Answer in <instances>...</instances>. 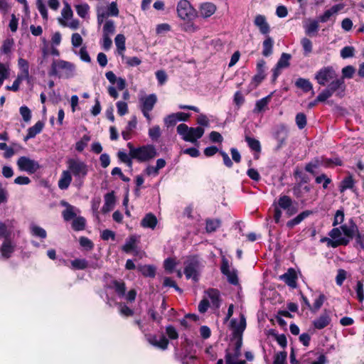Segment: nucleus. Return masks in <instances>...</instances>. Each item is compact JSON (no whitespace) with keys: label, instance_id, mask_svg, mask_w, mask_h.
<instances>
[{"label":"nucleus","instance_id":"obj_50","mask_svg":"<svg viewBox=\"0 0 364 364\" xmlns=\"http://www.w3.org/2000/svg\"><path fill=\"white\" fill-rule=\"evenodd\" d=\"M245 140L251 149L258 152L260 151L261 146L259 141L257 139L246 136Z\"/></svg>","mask_w":364,"mask_h":364},{"label":"nucleus","instance_id":"obj_63","mask_svg":"<svg viewBox=\"0 0 364 364\" xmlns=\"http://www.w3.org/2000/svg\"><path fill=\"white\" fill-rule=\"evenodd\" d=\"M117 112L120 116L124 115L128 112L127 104L122 101H119L117 102Z\"/></svg>","mask_w":364,"mask_h":364},{"label":"nucleus","instance_id":"obj_56","mask_svg":"<svg viewBox=\"0 0 364 364\" xmlns=\"http://www.w3.org/2000/svg\"><path fill=\"white\" fill-rule=\"evenodd\" d=\"M355 49L352 46H346L341 50V56L342 58L346 59L354 56Z\"/></svg>","mask_w":364,"mask_h":364},{"label":"nucleus","instance_id":"obj_38","mask_svg":"<svg viewBox=\"0 0 364 364\" xmlns=\"http://www.w3.org/2000/svg\"><path fill=\"white\" fill-rule=\"evenodd\" d=\"M309 211H304L301 213L299 214L296 217H295L294 219L289 220L287 222V225L289 228H294L295 225L299 224L304 218L308 217L310 215Z\"/></svg>","mask_w":364,"mask_h":364},{"label":"nucleus","instance_id":"obj_6","mask_svg":"<svg viewBox=\"0 0 364 364\" xmlns=\"http://www.w3.org/2000/svg\"><path fill=\"white\" fill-rule=\"evenodd\" d=\"M64 6L61 11V17L58 18L59 23L64 27H68L72 30H76L80 26V21L73 18V12L70 5L64 1Z\"/></svg>","mask_w":364,"mask_h":364},{"label":"nucleus","instance_id":"obj_33","mask_svg":"<svg viewBox=\"0 0 364 364\" xmlns=\"http://www.w3.org/2000/svg\"><path fill=\"white\" fill-rule=\"evenodd\" d=\"M304 28L307 35L314 36L318 30V22L316 20H309L304 23Z\"/></svg>","mask_w":364,"mask_h":364},{"label":"nucleus","instance_id":"obj_3","mask_svg":"<svg viewBox=\"0 0 364 364\" xmlns=\"http://www.w3.org/2000/svg\"><path fill=\"white\" fill-rule=\"evenodd\" d=\"M68 171L74 177V183L78 188L82 187L84 179L88 173V166L78 159H69L67 161Z\"/></svg>","mask_w":364,"mask_h":364},{"label":"nucleus","instance_id":"obj_60","mask_svg":"<svg viewBox=\"0 0 364 364\" xmlns=\"http://www.w3.org/2000/svg\"><path fill=\"white\" fill-rule=\"evenodd\" d=\"M82 38L79 33H73L71 36V43L74 48H77L80 46L82 43Z\"/></svg>","mask_w":364,"mask_h":364},{"label":"nucleus","instance_id":"obj_46","mask_svg":"<svg viewBox=\"0 0 364 364\" xmlns=\"http://www.w3.org/2000/svg\"><path fill=\"white\" fill-rule=\"evenodd\" d=\"M71 267L74 269H85L87 267V262L85 259H77L71 262Z\"/></svg>","mask_w":364,"mask_h":364},{"label":"nucleus","instance_id":"obj_41","mask_svg":"<svg viewBox=\"0 0 364 364\" xmlns=\"http://www.w3.org/2000/svg\"><path fill=\"white\" fill-rule=\"evenodd\" d=\"M31 234L36 237L44 239L47 236L46 231L41 227L32 224L30 227Z\"/></svg>","mask_w":364,"mask_h":364},{"label":"nucleus","instance_id":"obj_26","mask_svg":"<svg viewBox=\"0 0 364 364\" xmlns=\"http://www.w3.org/2000/svg\"><path fill=\"white\" fill-rule=\"evenodd\" d=\"M157 223L158 220L156 217L151 213H147L141 221V225L143 228H150L151 230L156 228Z\"/></svg>","mask_w":364,"mask_h":364},{"label":"nucleus","instance_id":"obj_21","mask_svg":"<svg viewBox=\"0 0 364 364\" xmlns=\"http://www.w3.org/2000/svg\"><path fill=\"white\" fill-rule=\"evenodd\" d=\"M278 205L281 208L287 210L289 216L292 215L296 212V209L292 206L291 200L289 196H281L279 199Z\"/></svg>","mask_w":364,"mask_h":364},{"label":"nucleus","instance_id":"obj_24","mask_svg":"<svg viewBox=\"0 0 364 364\" xmlns=\"http://www.w3.org/2000/svg\"><path fill=\"white\" fill-rule=\"evenodd\" d=\"M331 322V318L328 313L324 312L319 317L314 320L313 325L316 329H323Z\"/></svg>","mask_w":364,"mask_h":364},{"label":"nucleus","instance_id":"obj_35","mask_svg":"<svg viewBox=\"0 0 364 364\" xmlns=\"http://www.w3.org/2000/svg\"><path fill=\"white\" fill-rule=\"evenodd\" d=\"M11 233L12 230L9 225V223L0 221V240L10 238Z\"/></svg>","mask_w":364,"mask_h":364},{"label":"nucleus","instance_id":"obj_44","mask_svg":"<svg viewBox=\"0 0 364 364\" xmlns=\"http://www.w3.org/2000/svg\"><path fill=\"white\" fill-rule=\"evenodd\" d=\"M354 184V181L351 176L345 178L341 183L339 186L340 191L344 192L346 189L352 188Z\"/></svg>","mask_w":364,"mask_h":364},{"label":"nucleus","instance_id":"obj_27","mask_svg":"<svg viewBox=\"0 0 364 364\" xmlns=\"http://www.w3.org/2000/svg\"><path fill=\"white\" fill-rule=\"evenodd\" d=\"M18 65L20 70V73L18 75V76L20 77V78H23L26 80H29V64L28 62L23 59V58H19L18 60Z\"/></svg>","mask_w":364,"mask_h":364},{"label":"nucleus","instance_id":"obj_59","mask_svg":"<svg viewBox=\"0 0 364 364\" xmlns=\"http://www.w3.org/2000/svg\"><path fill=\"white\" fill-rule=\"evenodd\" d=\"M301 44L303 47V49L304 50L305 55H308L312 51V43L311 41L307 38H303L301 40Z\"/></svg>","mask_w":364,"mask_h":364},{"label":"nucleus","instance_id":"obj_42","mask_svg":"<svg viewBox=\"0 0 364 364\" xmlns=\"http://www.w3.org/2000/svg\"><path fill=\"white\" fill-rule=\"evenodd\" d=\"M85 220L82 217H75L73 219L72 227L76 231L82 230L85 228Z\"/></svg>","mask_w":364,"mask_h":364},{"label":"nucleus","instance_id":"obj_61","mask_svg":"<svg viewBox=\"0 0 364 364\" xmlns=\"http://www.w3.org/2000/svg\"><path fill=\"white\" fill-rule=\"evenodd\" d=\"M125 60V63L131 67L137 66L141 64V60L138 57H126L122 58Z\"/></svg>","mask_w":364,"mask_h":364},{"label":"nucleus","instance_id":"obj_16","mask_svg":"<svg viewBox=\"0 0 364 364\" xmlns=\"http://www.w3.org/2000/svg\"><path fill=\"white\" fill-rule=\"evenodd\" d=\"M291 55L288 53H282L279 60H278L275 68L272 70L274 80L279 75L281 70L289 67Z\"/></svg>","mask_w":364,"mask_h":364},{"label":"nucleus","instance_id":"obj_55","mask_svg":"<svg viewBox=\"0 0 364 364\" xmlns=\"http://www.w3.org/2000/svg\"><path fill=\"white\" fill-rule=\"evenodd\" d=\"M13 46H14V40L13 39H10V38L6 39L4 41L2 46L1 48V52L4 54L9 53L11 50Z\"/></svg>","mask_w":364,"mask_h":364},{"label":"nucleus","instance_id":"obj_15","mask_svg":"<svg viewBox=\"0 0 364 364\" xmlns=\"http://www.w3.org/2000/svg\"><path fill=\"white\" fill-rule=\"evenodd\" d=\"M221 272L225 274L230 283L237 284L238 279L235 270L232 268L228 263V261L223 258L222 260Z\"/></svg>","mask_w":364,"mask_h":364},{"label":"nucleus","instance_id":"obj_13","mask_svg":"<svg viewBox=\"0 0 364 364\" xmlns=\"http://www.w3.org/2000/svg\"><path fill=\"white\" fill-rule=\"evenodd\" d=\"M333 94L335 93L336 96L341 98L344 96L346 86L343 78L338 77L333 79L327 87Z\"/></svg>","mask_w":364,"mask_h":364},{"label":"nucleus","instance_id":"obj_37","mask_svg":"<svg viewBox=\"0 0 364 364\" xmlns=\"http://www.w3.org/2000/svg\"><path fill=\"white\" fill-rule=\"evenodd\" d=\"M75 9L80 18H86L88 16L90 6L87 3L76 4Z\"/></svg>","mask_w":364,"mask_h":364},{"label":"nucleus","instance_id":"obj_11","mask_svg":"<svg viewBox=\"0 0 364 364\" xmlns=\"http://www.w3.org/2000/svg\"><path fill=\"white\" fill-rule=\"evenodd\" d=\"M16 164L20 171L30 174L36 173L40 168V165L37 161L27 156H21Z\"/></svg>","mask_w":364,"mask_h":364},{"label":"nucleus","instance_id":"obj_39","mask_svg":"<svg viewBox=\"0 0 364 364\" xmlns=\"http://www.w3.org/2000/svg\"><path fill=\"white\" fill-rule=\"evenodd\" d=\"M115 32V25L113 21L107 20L105 22L102 28V36H112Z\"/></svg>","mask_w":364,"mask_h":364},{"label":"nucleus","instance_id":"obj_58","mask_svg":"<svg viewBox=\"0 0 364 364\" xmlns=\"http://www.w3.org/2000/svg\"><path fill=\"white\" fill-rule=\"evenodd\" d=\"M355 70L353 66H351V65L346 66L342 69L343 76L341 78H343V80L345 78H348V79L352 78L355 73Z\"/></svg>","mask_w":364,"mask_h":364},{"label":"nucleus","instance_id":"obj_17","mask_svg":"<svg viewBox=\"0 0 364 364\" xmlns=\"http://www.w3.org/2000/svg\"><path fill=\"white\" fill-rule=\"evenodd\" d=\"M157 97L154 94L149 95L148 96L141 97L140 99L141 111H151L156 103Z\"/></svg>","mask_w":364,"mask_h":364},{"label":"nucleus","instance_id":"obj_8","mask_svg":"<svg viewBox=\"0 0 364 364\" xmlns=\"http://www.w3.org/2000/svg\"><path fill=\"white\" fill-rule=\"evenodd\" d=\"M184 266L186 277L188 279H191L194 282H197L202 268L200 261L196 257H190L186 260Z\"/></svg>","mask_w":364,"mask_h":364},{"label":"nucleus","instance_id":"obj_40","mask_svg":"<svg viewBox=\"0 0 364 364\" xmlns=\"http://www.w3.org/2000/svg\"><path fill=\"white\" fill-rule=\"evenodd\" d=\"M270 99L271 97L267 96L257 101L255 104V107L254 109V112L258 113L264 111L267 107V105L269 104Z\"/></svg>","mask_w":364,"mask_h":364},{"label":"nucleus","instance_id":"obj_47","mask_svg":"<svg viewBox=\"0 0 364 364\" xmlns=\"http://www.w3.org/2000/svg\"><path fill=\"white\" fill-rule=\"evenodd\" d=\"M336 17V14L331 9V8L326 10L322 15L318 17V21L321 23H326L333 18Z\"/></svg>","mask_w":364,"mask_h":364},{"label":"nucleus","instance_id":"obj_22","mask_svg":"<svg viewBox=\"0 0 364 364\" xmlns=\"http://www.w3.org/2000/svg\"><path fill=\"white\" fill-rule=\"evenodd\" d=\"M72 181V176L70 171L64 170L62 171L58 185L60 190H66L68 188Z\"/></svg>","mask_w":364,"mask_h":364},{"label":"nucleus","instance_id":"obj_10","mask_svg":"<svg viewBox=\"0 0 364 364\" xmlns=\"http://www.w3.org/2000/svg\"><path fill=\"white\" fill-rule=\"evenodd\" d=\"M177 14L180 18L190 21L196 16V11L188 0H181L177 4Z\"/></svg>","mask_w":364,"mask_h":364},{"label":"nucleus","instance_id":"obj_2","mask_svg":"<svg viewBox=\"0 0 364 364\" xmlns=\"http://www.w3.org/2000/svg\"><path fill=\"white\" fill-rule=\"evenodd\" d=\"M76 74V66L74 63L64 60H54L50 66L49 75L59 78L69 79Z\"/></svg>","mask_w":364,"mask_h":364},{"label":"nucleus","instance_id":"obj_20","mask_svg":"<svg viewBox=\"0 0 364 364\" xmlns=\"http://www.w3.org/2000/svg\"><path fill=\"white\" fill-rule=\"evenodd\" d=\"M15 247L16 245L11 237L3 240L2 245L0 247L1 255L5 258L10 257L11 255L14 251Z\"/></svg>","mask_w":364,"mask_h":364},{"label":"nucleus","instance_id":"obj_23","mask_svg":"<svg viewBox=\"0 0 364 364\" xmlns=\"http://www.w3.org/2000/svg\"><path fill=\"white\" fill-rule=\"evenodd\" d=\"M136 237L132 235L126 240L125 244L122 249L124 252L129 253L133 252L134 255H137L139 252L136 250Z\"/></svg>","mask_w":364,"mask_h":364},{"label":"nucleus","instance_id":"obj_49","mask_svg":"<svg viewBox=\"0 0 364 364\" xmlns=\"http://www.w3.org/2000/svg\"><path fill=\"white\" fill-rule=\"evenodd\" d=\"M119 314L123 316H132L134 314V311L128 307L126 304L119 303L118 304Z\"/></svg>","mask_w":364,"mask_h":364},{"label":"nucleus","instance_id":"obj_25","mask_svg":"<svg viewBox=\"0 0 364 364\" xmlns=\"http://www.w3.org/2000/svg\"><path fill=\"white\" fill-rule=\"evenodd\" d=\"M288 286L296 287V274L293 269H289L287 272L279 277Z\"/></svg>","mask_w":364,"mask_h":364},{"label":"nucleus","instance_id":"obj_30","mask_svg":"<svg viewBox=\"0 0 364 364\" xmlns=\"http://www.w3.org/2000/svg\"><path fill=\"white\" fill-rule=\"evenodd\" d=\"M44 127V123L43 122L38 121L33 126L28 128L27 131V135L25 137V141L28 139H31L35 137L38 134H39Z\"/></svg>","mask_w":364,"mask_h":364},{"label":"nucleus","instance_id":"obj_48","mask_svg":"<svg viewBox=\"0 0 364 364\" xmlns=\"http://www.w3.org/2000/svg\"><path fill=\"white\" fill-rule=\"evenodd\" d=\"M114 288L116 293L119 296H125L126 286L125 284L122 282L114 281L113 282Z\"/></svg>","mask_w":364,"mask_h":364},{"label":"nucleus","instance_id":"obj_1","mask_svg":"<svg viewBox=\"0 0 364 364\" xmlns=\"http://www.w3.org/2000/svg\"><path fill=\"white\" fill-rule=\"evenodd\" d=\"M357 234L358 226L350 220L348 223L333 228L328 235L336 240L333 241L334 245L338 247L340 245H347Z\"/></svg>","mask_w":364,"mask_h":364},{"label":"nucleus","instance_id":"obj_29","mask_svg":"<svg viewBox=\"0 0 364 364\" xmlns=\"http://www.w3.org/2000/svg\"><path fill=\"white\" fill-rule=\"evenodd\" d=\"M115 203V197L114 193H108L105 196V204L102 206V211L103 213L109 212L114 208Z\"/></svg>","mask_w":364,"mask_h":364},{"label":"nucleus","instance_id":"obj_64","mask_svg":"<svg viewBox=\"0 0 364 364\" xmlns=\"http://www.w3.org/2000/svg\"><path fill=\"white\" fill-rule=\"evenodd\" d=\"M287 358L286 352H279L275 355L274 364H284Z\"/></svg>","mask_w":364,"mask_h":364},{"label":"nucleus","instance_id":"obj_19","mask_svg":"<svg viewBox=\"0 0 364 364\" xmlns=\"http://www.w3.org/2000/svg\"><path fill=\"white\" fill-rule=\"evenodd\" d=\"M254 24L259 28L262 34L267 35L270 31L269 25L267 21L266 17L263 15H257L254 20Z\"/></svg>","mask_w":364,"mask_h":364},{"label":"nucleus","instance_id":"obj_51","mask_svg":"<svg viewBox=\"0 0 364 364\" xmlns=\"http://www.w3.org/2000/svg\"><path fill=\"white\" fill-rule=\"evenodd\" d=\"M165 125L167 127H173L178 122L176 113L168 114L164 119Z\"/></svg>","mask_w":364,"mask_h":364},{"label":"nucleus","instance_id":"obj_52","mask_svg":"<svg viewBox=\"0 0 364 364\" xmlns=\"http://www.w3.org/2000/svg\"><path fill=\"white\" fill-rule=\"evenodd\" d=\"M20 114L21 115L23 119L26 122H30L31 119V109L26 106H21L19 109Z\"/></svg>","mask_w":364,"mask_h":364},{"label":"nucleus","instance_id":"obj_28","mask_svg":"<svg viewBox=\"0 0 364 364\" xmlns=\"http://www.w3.org/2000/svg\"><path fill=\"white\" fill-rule=\"evenodd\" d=\"M215 11L216 6L213 3H203L200 6V14L204 18L210 17Z\"/></svg>","mask_w":364,"mask_h":364},{"label":"nucleus","instance_id":"obj_45","mask_svg":"<svg viewBox=\"0 0 364 364\" xmlns=\"http://www.w3.org/2000/svg\"><path fill=\"white\" fill-rule=\"evenodd\" d=\"M220 225L219 220H206V231L208 232H213L215 231Z\"/></svg>","mask_w":364,"mask_h":364},{"label":"nucleus","instance_id":"obj_57","mask_svg":"<svg viewBox=\"0 0 364 364\" xmlns=\"http://www.w3.org/2000/svg\"><path fill=\"white\" fill-rule=\"evenodd\" d=\"M177 263L174 259L168 258L164 261V269L168 273H172Z\"/></svg>","mask_w":364,"mask_h":364},{"label":"nucleus","instance_id":"obj_53","mask_svg":"<svg viewBox=\"0 0 364 364\" xmlns=\"http://www.w3.org/2000/svg\"><path fill=\"white\" fill-rule=\"evenodd\" d=\"M296 124L299 129H304L306 125V115L302 113H298L296 116Z\"/></svg>","mask_w":364,"mask_h":364},{"label":"nucleus","instance_id":"obj_32","mask_svg":"<svg viewBox=\"0 0 364 364\" xmlns=\"http://www.w3.org/2000/svg\"><path fill=\"white\" fill-rule=\"evenodd\" d=\"M114 43L117 46V53L122 58H124V52L125 47V37L123 34H117L114 38Z\"/></svg>","mask_w":364,"mask_h":364},{"label":"nucleus","instance_id":"obj_14","mask_svg":"<svg viewBox=\"0 0 364 364\" xmlns=\"http://www.w3.org/2000/svg\"><path fill=\"white\" fill-rule=\"evenodd\" d=\"M274 137L277 141V148H282L285 144L288 137V129L284 124H279L276 127L274 132Z\"/></svg>","mask_w":364,"mask_h":364},{"label":"nucleus","instance_id":"obj_4","mask_svg":"<svg viewBox=\"0 0 364 364\" xmlns=\"http://www.w3.org/2000/svg\"><path fill=\"white\" fill-rule=\"evenodd\" d=\"M129 147V156L140 162L148 161L155 158L158 153L154 145H144L135 148L128 144Z\"/></svg>","mask_w":364,"mask_h":364},{"label":"nucleus","instance_id":"obj_12","mask_svg":"<svg viewBox=\"0 0 364 364\" xmlns=\"http://www.w3.org/2000/svg\"><path fill=\"white\" fill-rule=\"evenodd\" d=\"M242 342L240 341H235V348L233 352H227L225 355L226 364H246L245 360H239L241 355V348Z\"/></svg>","mask_w":364,"mask_h":364},{"label":"nucleus","instance_id":"obj_5","mask_svg":"<svg viewBox=\"0 0 364 364\" xmlns=\"http://www.w3.org/2000/svg\"><path fill=\"white\" fill-rule=\"evenodd\" d=\"M177 132L184 141L196 143L203 136L205 130L200 127H188L186 124H180L177 127Z\"/></svg>","mask_w":364,"mask_h":364},{"label":"nucleus","instance_id":"obj_9","mask_svg":"<svg viewBox=\"0 0 364 364\" xmlns=\"http://www.w3.org/2000/svg\"><path fill=\"white\" fill-rule=\"evenodd\" d=\"M336 70L331 66L323 67L315 74V80L322 86L328 85L337 77Z\"/></svg>","mask_w":364,"mask_h":364},{"label":"nucleus","instance_id":"obj_18","mask_svg":"<svg viewBox=\"0 0 364 364\" xmlns=\"http://www.w3.org/2000/svg\"><path fill=\"white\" fill-rule=\"evenodd\" d=\"M62 205L65 207V209L63 211L62 215L63 219L65 221H69L72 219H74L77 215L80 213V210L76 207L70 205L67 202L62 201Z\"/></svg>","mask_w":364,"mask_h":364},{"label":"nucleus","instance_id":"obj_62","mask_svg":"<svg viewBox=\"0 0 364 364\" xmlns=\"http://www.w3.org/2000/svg\"><path fill=\"white\" fill-rule=\"evenodd\" d=\"M344 220V213L343 210H338L336 212V214L334 215V220L333 222V225L336 226L338 225L341 224Z\"/></svg>","mask_w":364,"mask_h":364},{"label":"nucleus","instance_id":"obj_36","mask_svg":"<svg viewBox=\"0 0 364 364\" xmlns=\"http://www.w3.org/2000/svg\"><path fill=\"white\" fill-rule=\"evenodd\" d=\"M274 41L272 38L267 36L262 43V55L265 57H268L272 53Z\"/></svg>","mask_w":364,"mask_h":364},{"label":"nucleus","instance_id":"obj_31","mask_svg":"<svg viewBox=\"0 0 364 364\" xmlns=\"http://www.w3.org/2000/svg\"><path fill=\"white\" fill-rule=\"evenodd\" d=\"M295 85L305 92L312 91V95H314V92L313 91V85L308 79L299 77L296 80Z\"/></svg>","mask_w":364,"mask_h":364},{"label":"nucleus","instance_id":"obj_54","mask_svg":"<svg viewBox=\"0 0 364 364\" xmlns=\"http://www.w3.org/2000/svg\"><path fill=\"white\" fill-rule=\"evenodd\" d=\"M149 136L152 140H157L161 136V129L159 125H155L149 129Z\"/></svg>","mask_w":364,"mask_h":364},{"label":"nucleus","instance_id":"obj_34","mask_svg":"<svg viewBox=\"0 0 364 364\" xmlns=\"http://www.w3.org/2000/svg\"><path fill=\"white\" fill-rule=\"evenodd\" d=\"M219 291L217 289H208L205 292V298H207L208 300L215 307H218L219 306Z\"/></svg>","mask_w":364,"mask_h":364},{"label":"nucleus","instance_id":"obj_7","mask_svg":"<svg viewBox=\"0 0 364 364\" xmlns=\"http://www.w3.org/2000/svg\"><path fill=\"white\" fill-rule=\"evenodd\" d=\"M246 318L243 314L240 313L238 318L230 320L229 328L232 332V340L242 342V334L246 328Z\"/></svg>","mask_w":364,"mask_h":364},{"label":"nucleus","instance_id":"obj_43","mask_svg":"<svg viewBox=\"0 0 364 364\" xmlns=\"http://www.w3.org/2000/svg\"><path fill=\"white\" fill-rule=\"evenodd\" d=\"M139 270L146 277H153L155 275L156 269L151 265H144L139 267Z\"/></svg>","mask_w":364,"mask_h":364}]
</instances>
